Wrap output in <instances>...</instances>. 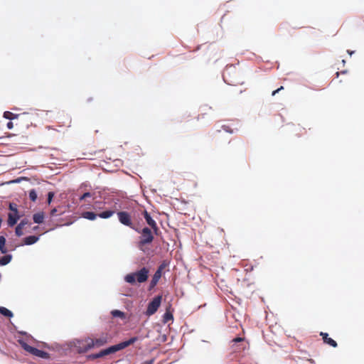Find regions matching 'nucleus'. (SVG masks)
Segmentation results:
<instances>
[{"instance_id": "nucleus-1", "label": "nucleus", "mask_w": 364, "mask_h": 364, "mask_svg": "<svg viewBox=\"0 0 364 364\" xmlns=\"http://www.w3.org/2000/svg\"><path fill=\"white\" fill-rule=\"evenodd\" d=\"M136 341H138V337H136V336L132 337L127 341L121 342L117 345L112 346L106 349H103L97 353L90 354L87 356V359L88 360H95V359L100 358L104 357L105 355H109L112 353H114L119 350H121L129 346L130 345L134 344Z\"/></svg>"}, {"instance_id": "nucleus-2", "label": "nucleus", "mask_w": 364, "mask_h": 364, "mask_svg": "<svg viewBox=\"0 0 364 364\" xmlns=\"http://www.w3.org/2000/svg\"><path fill=\"white\" fill-rule=\"evenodd\" d=\"M136 232L140 234L139 240L138 242V247L141 250H144V247L146 245L151 244L154 240V231L152 232V229L148 227H144L141 229L139 228L136 227L134 230Z\"/></svg>"}, {"instance_id": "nucleus-3", "label": "nucleus", "mask_w": 364, "mask_h": 364, "mask_svg": "<svg viewBox=\"0 0 364 364\" xmlns=\"http://www.w3.org/2000/svg\"><path fill=\"white\" fill-rule=\"evenodd\" d=\"M149 271L147 268L143 267L136 272L127 274L124 277V280L131 284H134L136 282L144 283L149 277Z\"/></svg>"}, {"instance_id": "nucleus-4", "label": "nucleus", "mask_w": 364, "mask_h": 364, "mask_svg": "<svg viewBox=\"0 0 364 364\" xmlns=\"http://www.w3.org/2000/svg\"><path fill=\"white\" fill-rule=\"evenodd\" d=\"M19 343L23 349L26 352L31 353V355L46 359L49 358V354L47 352L29 346L28 343H26L25 341H20Z\"/></svg>"}, {"instance_id": "nucleus-5", "label": "nucleus", "mask_w": 364, "mask_h": 364, "mask_svg": "<svg viewBox=\"0 0 364 364\" xmlns=\"http://www.w3.org/2000/svg\"><path fill=\"white\" fill-rule=\"evenodd\" d=\"M119 221L124 225H126L132 230H134L136 226L133 224L131 215L127 211H119L117 213Z\"/></svg>"}, {"instance_id": "nucleus-6", "label": "nucleus", "mask_w": 364, "mask_h": 364, "mask_svg": "<svg viewBox=\"0 0 364 364\" xmlns=\"http://www.w3.org/2000/svg\"><path fill=\"white\" fill-rule=\"evenodd\" d=\"M232 346L234 352H241L249 347L248 343L245 341V338L237 337L232 340Z\"/></svg>"}, {"instance_id": "nucleus-7", "label": "nucleus", "mask_w": 364, "mask_h": 364, "mask_svg": "<svg viewBox=\"0 0 364 364\" xmlns=\"http://www.w3.org/2000/svg\"><path fill=\"white\" fill-rule=\"evenodd\" d=\"M162 296H157L148 304L146 314L148 316L153 315L156 312L161 303Z\"/></svg>"}, {"instance_id": "nucleus-8", "label": "nucleus", "mask_w": 364, "mask_h": 364, "mask_svg": "<svg viewBox=\"0 0 364 364\" xmlns=\"http://www.w3.org/2000/svg\"><path fill=\"white\" fill-rule=\"evenodd\" d=\"M87 341L90 342L92 348H100L108 343L109 337L107 334H102L99 338H87Z\"/></svg>"}, {"instance_id": "nucleus-9", "label": "nucleus", "mask_w": 364, "mask_h": 364, "mask_svg": "<svg viewBox=\"0 0 364 364\" xmlns=\"http://www.w3.org/2000/svg\"><path fill=\"white\" fill-rule=\"evenodd\" d=\"M142 214L144 215V218L146 223L153 230L154 234L158 235L159 228L156 221L151 217L150 214L146 210H144L143 211Z\"/></svg>"}, {"instance_id": "nucleus-10", "label": "nucleus", "mask_w": 364, "mask_h": 364, "mask_svg": "<svg viewBox=\"0 0 364 364\" xmlns=\"http://www.w3.org/2000/svg\"><path fill=\"white\" fill-rule=\"evenodd\" d=\"M165 267L166 264L163 263L158 267L157 270L155 272L149 284L150 289H153L159 282V279L161 277L162 271L165 268Z\"/></svg>"}, {"instance_id": "nucleus-11", "label": "nucleus", "mask_w": 364, "mask_h": 364, "mask_svg": "<svg viewBox=\"0 0 364 364\" xmlns=\"http://www.w3.org/2000/svg\"><path fill=\"white\" fill-rule=\"evenodd\" d=\"M75 346L79 353H87L88 350L92 348L90 342L87 341V338L82 341H77V345Z\"/></svg>"}, {"instance_id": "nucleus-12", "label": "nucleus", "mask_w": 364, "mask_h": 364, "mask_svg": "<svg viewBox=\"0 0 364 364\" xmlns=\"http://www.w3.org/2000/svg\"><path fill=\"white\" fill-rule=\"evenodd\" d=\"M18 117H21L22 121H25L28 117V115L26 113H23L21 114H16L9 111H6L4 112V117L10 120L16 119Z\"/></svg>"}, {"instance_id": "nucleus-13", "label": "nucleus", "mask_w": 364, "mask_h": 364, "mask_svg": "<svg viewBox=\"0 0 364 364\" xmlns=\"http://www.w3.org/2000/svg\"><path fill=\"white\" fill-rule=\"evenodd\" d=\"M320 336L322 337L323 341L325 343L333 347L336 348L338 344L336 341H335L331 338L328 337V334L327 333L321 332Z\"/></svg>"}, {"instance_id": "nucleus-14", "label": "nucleus", "mask_w": 364, "mask_h": 364, "mask_svg": "<svg viewBox=\"0 0 364 364\" xmlns=\"http://www.w3.org/2000/svg\"><path fill=\"white\" fill-rule=\"evenodd\" d=\"M19 219L18 214L9 213L8 215V225L9 226H14Z\"/></svg>"}, {"instance_id": "nucleus-15", "label": "nucleus", "mask_w": 364, "mask_h": 364, "mask_svg": "<svg viewBox=\"0 0 364 364\" xmlns=\"http://www.w3.org/2000/svg\"><path fill=\"white\" fill-rule=\"evenodd\" d=\"M39 237L35 235H31L23 239V245H31L36 243L38 240Z\"/></svg>"}, {"instance_id": "nucleus-16", "label": "nucleus", "mask_w": 364, "mask_h": 364, "mask_svg": "<svg viewBox=\"0 0 364 364\" xmlns=\"http://www.w3.org/2000/svg\"><path fill=\"white\" fill-rule=\"evenodd\" d=\"M230 72L229 69H226L223 73V79L225 82H226L229 85H235L237 82L230 79Z\"/></svg>"}, {"instance_id": "nucleus-17", "label": "nucleus", "mask_w": 364, "mask_h": 364, "mask_svg": "<svg viewBox=\"0 0 364 364\" xmlns=\"http://www.w3.org/2000/svg\"><path fill=\"white\" fill-rule=\"evenodd\" d=\"M33 220L34 223L40 224L43 222L44 220V213L43 212H39L37 213H35L33 215Z\"/></svg>"}, {"instance_id": "nucleus-18", "label": "nucleus", "mask_w": 364, "mask_h": 364, "mask_svg": "<svg viewBox=\"0 0 364 364\" xmlns=\"http://www.w3.org/2000/svg\"><path fill=\"white\" fill-rule=\"evenodd\" d=\"M82 216L85 219H87L90 220H94L97 218V217L98 215H97V214H96L93 212L86 211V212H83L82 213Z\"/></svg>"}, {"instance_id": "nucleus-19", "label": "nucleus", "mask_w": 364, "mask_h": 364, "mask_svg": "<svg viewBox=\"0 0 364 364\" xmlns=\"http://www.w3.org/2000/svg\"><path fill=\"white\" fill-rule=\"evenodd\" d=\"M0 251L2 254H6L9 250L6 247V238L0 236Z\"/></svg>"}, {"instance_id": "nucleus-20", "label": "nucleus", "mask_w": 364, "mask_h": 364, "mask_svg": "<svg viewBox=\"0 0 364 364\" xmlns=\"http://www.w3.org/2000/svg\"><path fill=\"white\" fill-rule=\"evenodd\" d=\"M12 256L11 255H6L0 258V266H4L9 264L11 260Z\"/></svg>"}, {"instance_id": "nucleus-21", "label": "nucleus", "mask_w": 364, "mask_h": 364, "mask_svg": "<svg viewBox=\"0 0 364 364\" xmlns=\"http://www.w3.org/2000/svg\"><path fill=\"white\" fill-rule=\"evenodd\" d=\"M114 214V210H105V211H103L102 213H100V214H98L97 215L101 218H110L111 216H112Z\"/></svg>"}, {"instance_id": "nucleus-22", "label": "nucleus", "mask_w": 364, "mask_h": 364, "mask_svg": "<svg viewBox=\"0 0 364 364\" xmlns=\"http://www.w3.org/2000/svg\"><path fill=\"white\" fill-rule=\"evenodd\" d=\"M0 314L9 318L13 316V313L8 309L3 306H0Z\"/></svg>"}, {"instance_id": "nucleus-23", "label": "nucleus", "mask_w": 364, "mask_h": 364, "mask_svg": "<svg viewBox=\"0 0 364 364\" xmlns=\"http://www.w3.org/2000/svg\"><path fill=\"white\" fill-rule=\"evenodd\" d=\"M112 315L114 316V317H119L121 318H125V314L124 312L119 311V310H113L112 312H111Z\"/></svg>"}, {"instance_id": "nucleus-24", "label": "nucleus", "mask_w": 364, "mask_h": 364, "mask_svg": "<svg viewBox=\"0 0 364 364\" xmlns=\"http://www.w3.org/2000/svg\"><path fill=\"white\" fill-rule=\"evenodd\" d=\"M173 319V315L170 312H166L164 315V318H163V321L164 323H167L169 321H171Z\"/></svg>"}, {"instance_id": "nucleus-25", "label": "nucleus", "mask_w": 364, "mask_h": 364, "mask_svg": "<svg viewBox=\"0 0 364 364\" xmlns=\"http://www.w3.org/2000/svg\"><path fill=\"white\" fill-rule=\"evenodd\" d=\"M29 198L33 202H35L37 199V193L34 189H31L29 191Z\"/></svg>"}, {"instance_id": "nucleus-26", "label": "nucleus", "mask_w": 364, "mask_h": 364, "mask_svg": "<svg viewBox=\"0 0 364 364\" xmlns=\"http://www.w3.org/2000/svg\"><path fill=\"white\" fill-rule=\"evenodd\" d=\"M23 228L21 227V225H18L16 228V230H15V232H16V235L18 237L21 236L23 235Z\"/></svg>"}, {"instance_id": "nucleus-27", "label": "nucleus", "mask_w": 364, "mask_h": 364, "mask_svg": "<svg viewBox=\"0 0 364 364\" xmlns=\"http://www.w3.org/2000/svg\"><path fill=\"white\" fill-rule=\"evenodd\" d=\"M9 210L11 211V213L18 214L17 205L15 203L9 204Z\"/></svg>"}, {"instance_id": "nucleus-28", "label": "nucleus", "mask_w": 364, "mask_h": 364, "mask_svg": "<svg viewBox=\"0 0 364 364\" xmlns=\"http://www.w3.org/2000/svg\"><path fill=\"white\" fill-rule=\"evenodd\" d=\"M53 196H54L53 192H49L48 193V200H47L48 204H50Z\"/></svg>"}, {"instance_id": "nucleus-29", "label": "nucleus", "mask_w": 364, "mask_h": 364, "mask_svg": "<svg viewBox=\"0 0 364 364\" xmlns=\"http://www.w3.org/2000/svg\"><path fill=\"white\" fill-rule=\"evenodd\" d=\"M91 197V193L89 192L85 193L82 196H80V200H85L86 198Z\"/></svg>"}, {"instance_id": "nucleus-30", "label": "nucleus", "mask_w": 364, "mask_h": 364, "mask_svg": "<svg viewBox=\"0 0 364 364\" xmlns=\"http://www.w3.org/2000/svg\"><path fill=\"white\" fill-rule=\"evenodd\" d=\"M222 128L224 131L227 132H229V133H232L233 131L232 129H230V127L227 125H223L222 126Z\"/></svg>"}, {"instance_id": "nucleus-31", "label": "nucleus", "mask_w": 364, "mask_h": 364, "mask_svg": "<svg viewBox=\"0 0 364 364\" xmlns=\"http://www.w3.org/2000/svg\"><path fill=\"white\" fill-rule=\"evenodd\" d=\"M57 213H58L57 208H55L52 209L50 211V216L53 217V216L56 215Z\"/></svg>"}, {"instance_id": "nucleus-32", "label": "nucleus", "mask_w": 364, "mask_h": 364, "mask_svg": "<svg viewBox=\"0 0 364 364\" xmlns=\"http://www.w3.org/2000/svg\"><path fill=\"white\" fill-rule=\"evenodd\" d=\"M28 224V221L26 220H22L19 225H21V227L23 228L26 225Z\"/></svg>"}, {"instance_id": "nucleus-33", "label": "nucleus", "mask_w": 364, "mask_h": 364, "mask_svg": "<svg viewBox=\"0 0 364 364\" xmlns=\"http://www.w3.org/2000/svg\"><path fill=\"white\" fill-rule=\"evenodd\" d=\"M154 359L153 358V359L144 361L142 364H154Z\"/></svg>"}, {"instance_id": "nucleus-34", "label": "nucleus", "mask_w": 364, "mask_h": 364, "mask_svg": "<svg viewBox=\"0 0 364 364\" xmlns=\"http://www.w3.org/2000/svg\"><path fill=\"white\" fill-rule=\"evenodd\" d=\"M8 129H11L14 127V124L12 122H9L6 124Z\"/></svg>"}, {"instance_id": "nucleus-35", "label": "nucleus", "mask_w": 364, "mask_h": 364, "mask_svg": "<svg viewBox=\"0 0 364 364\" xmlns=\"http://www.w3.org/2000/svg\"><path fill=\"white\" fill-rule=\"evenodd\" d=\"M346 73H347L346 70H343V71L341 72V73H342V74H345ZM336 77H338L339 76V75H340V72H336Z\"/></svg>"}, {"instance_id": "nucleus-36", "label": "nucleus", "mask_w": 364, "mask_h": 364, "mask_svg": "<svg viewBox=\"0 0 364 364\" xmlns=\"http://www.w3.org/2000/svg\"><path fill=\"white\" fill-rule=\"evenodd\" d=\"M278 92H278V90H274V91H273V92H272V96H274V95H275L276 94H277Z\"/></svg>"}, {"instance_id": "nucleus-37", "label": "nucleus", "mask_w": 364, "mask_h": 364, "mask_svg": "<svg viewBox=\"0 0 364 364\" xmlns=\"http://www.w3.org/2000/svg\"><path fill=\"white\" fill-rule=\"evenodd\" d=\"M278 90V92L279 91H282V90H284V87L283 86H281L280 87H279L278 89H277Z\"/></svg>"}, {"instance_id": "nucleus-38", "label": "nucleus", "mask_w": 364, "mask_h": 364, "mask_svg": "<svg viewBox=\"0 0 364 364\" xmlns=\"http://www.w3.org/2000/svg\"><path fill=\"white\" fill-rule=\"evenodd\" d=\"M347 52H348L350 55H352V53H353V51H350V50H347Z\"/></svg>"}, {"instance_id": "nucleus-39", "label": "nucleus", "mask_w": 364, "mask_h": 364, "mask_svg": "<svg viewBox=\"0 0 364 364\" xmlns=\"http://www.w3.org/2000/svg\"><path fill=\"white\" fill-rule=\"evenodd\" d=\"M342 63L344 64L346 63L345 60H343Z\"/></svg>"}]
</instances>
